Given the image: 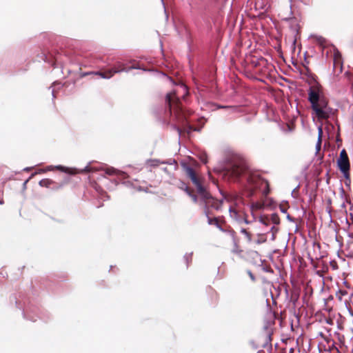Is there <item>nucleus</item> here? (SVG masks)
Masks as SVG:
<instances>
[{
  "instance_id": "35",
  "label": "nucleus",
  "mask_w": 353,
  "mask_h": 353,
  "mask_svg": "<svg viewBox=\"0 0 353 353\" xmlns=\"http://www.w3.org/2000/svg\"><path fill=\"white\" fill-rule=\"evenodd\" d=\"M167 78H168V79L171 82L172 81V79H171V78H170V77H167Z\"/></svg>"
},
{
  "instance_id": "2",
  "label": "nucleus",
  "mask_w": 353,
  "mask_h": 353,
  "mask_svg": "<svg viewBox=\"0 0 353 353\" xmlns=\"http://www.w3.org/2000/svg\"><path fill=\"white\" fill-rule=\"evenodd\" d=\"M182 166L186 175L190 179L192 183L195 185L197 193L199 197H201V200L202 201L201 204L203 205L205 209L207 210L209 207H211L216 210H219L222 206L223 200L214 199L210 195V194L202 185L192 168L185 164Z\"/></svg>"
},
{
  "instance_id": "10",
  "label": "nucleus",
  "mask_w": 353,
  "mask_h": 353,
  "mask_svg": "<svg viewBox=\"0 0 353 353\" xmlns=\"http://www.w3.org/2000/svg\"><path fill=\"white\" fill-rule=\"evenodd\" d=\"M128 70H129V69L128 70H125V69L123 68V69H121V70H108L105 73L101 72H97L95 74L97 75H99V77H101L103 79H110L115 73H119V72H123V71L128 72Z\"/></svg>"
},
{
  "instance_id": "32",
  "label": "nucleus",
  "mask_w": 353,
  "mask_h": 353,
  "mask_svg": "<svg viewBox=\"0 0 353 353\" xmlns=\"http://www.w3.org/2000/svg\"><path fill=\"white\" fill-rule=\"evenodd\" d=\"M287 219L290 220V221H292V219H291V217H290V216L289 214L287 216Z\"/></svg>"
},
{
  "instance_id": "31",
  "label": "nucleus",
  "mask_w": 353,
  "mask_h": 353,
  "mask_svg": "<svg viewBox=\"0 0 353 353\" xmlns=\"http://www.w3.org/2000/svg\"><path fill=\"white\" fill-rule=\"evenodd\" d=\"M31 169V168H24V171H28Z\"/></svg>"
},
{
  "instance_id": "21",
  "label": "nucleus",
  "mask_w": 353,
  "mask_h": 353,
  "mask_svg": "<svg viewBox=\"0 0 353 353\" xmlns=\"http://www.w3.org/2000/svg\"><path fill=\"white\" fill-rule=\"evenodd\" d=\"M312 38H313L320 45H323L325 42V39L321 36H318V35L312 36Z\"/></svg>"
},
{
  "instance_id": "26",
  "label": "nucleus",
  "mask_w": 353,
  "mask_h": 353,
  "mask_svg": "<svg viewBox=\"0 0 353 353\" xmlns=\"http://www.w3.org/2000/svg\"><path fill=\"white\" fill-rule=\"evenodd\" d=\"M265 337H266V339L268 341H270V337H271V332H270V330H267L266 334H265Z\"/></svg>"
},
{
  "instance_id": "1",
  "label": "nucleus",
  "mask_w": 353,
  "mask_h": 353,
  "mask_svg": "<svg viewBox=\"0 0 353 353\" xmlns=\"http://www.w3.org/2000/svg\"><path fill=\"white\" fill-rule=\"evenodd\" d=\"M308 101L311 104L312 114L319 120L328 119L335 114V110L329 106L327 99L315 88L308 90Z\"/></svg>"
},
{
  "instance_id": "9",
  "label": "nucleus",
  "mask_w": 353,
  "mask_h": 353,
  "mask_svg": "<svg viewBox=\"0 0 353 353\" xmlns=\"http://www.w3.org/2000/svg\"><path fill=\"white\" fill-rule=\"evenodd\" d=\"M54 169L59 170L65 172V173H68L70 174H74V173H75L74 172H73L72 168H69L64 167V166H62L60 165H48V167H46V168H45V170H46V172L52 171Z\"/></svg>"
},
{
  "instance_id": "16",
  "label": "nucleus",
  "mask_w": 353,
  "mask_h": 353,
  "mask_svg": "<svg viewBox=\"0 0 353 353\" xmlns=\"http://www.w3.org/2000/svg\"><path fill=\"white\" fill-rule=\"evenodd\" d=\"M240 232L245 236L248 243L252 242V237L245 228H241Z\"/></svg>"
},
{
  "instance_id": "12",
  "label": "nucleus",
  "mask_w": 353,
  "mask_h": 353,
  "mask_svg": "<svg viewBox=\"0 0 353 353\" xmlns=\"http://www.w3.org/2000/svg\"><path fill=\"white\" fill-rule=\"evenodd\" d=\"M168 163V161H161L159 159H150L147 161V164L150 167H155L158 166L159 164H167ZM169 164H171V163H169Z\"/></svg>"
},
{
  "instance_id": "18",
  "label": "nucleus",
  "mask_w": 353,
  "mask_h": 353,
  "mask_svg": "<svg viewBox=\"0 0 353 353\" xmlns=\"http://www.w3.org/2000/svg\"><path fill=\"white\" fill-rule=\"evenodd\" d=\"M188 196H189L192 199V201H193V202H194V203H199V204H200L201 205H203L201 204V203H202L201 200L200 199V201H199L198 197L196 196V194H193L191 191L190 192V194H188Z\"/></svg>"
},
{
  "instance_id": "14",
  "label": "nucleus",
  "mask_w": 353,
  "mask_h": 353,
  "mask_svg": "<svg viewBox=\"0 0 353 353\" xmlns=\"http://www.w3.org/2000/svg\"><path fill=\"white\" fill-rule=\"evenodd\" d=\"M178 187L179 189L183 190L187 194H190V190L188 186L183 181H180L178 184Z\"/></svg>"
},
{
  "instance_id": "19",
  "label": "nucleus",
  "mask_w": 353,
  "mask_h": 353,
  "mask_svg": "<svg viewBox=\"0 0 353 353\" xmlns=\"http://www.w3.org/2000/svg\"><path fill=\"white\" fill-rule=\"evenodd\" d=\"M205 215L207 216L208 219V224H210V225L216 224L217 226L219 225L218 221H217V219L216 218L215 219H210L209 217L207 210H205Z\"/></svg>"
},
{
  "instance_id": "28",
  "label": "nucleus",
  "mask_w": 353,
  "mask_h": 353,
  "mask_svg": "<svg viewBox=\"0 0 353 353\" xmlns=\"http://www.w3.org/2000/svg\"><path fill=\"white\" fill-rule=\"evenodd\" d=\"M248 274H249V276L250 277V279L252 280V281H254L255 280V277L252 274L251 272H248Z\"/></svg>"
},
{
  "instance_id": "4",
  "label": "nucleus",
  "mask_w": 353,
  "mask_h": 353,
  "mask_svg": "<svg viewBox=\"0 0 353 353\" xmlns=\"http://www.w3.org/2000/svg\"><path fill=\"white\" fill-rule=\"evenodd\" d=\"M337 163L341 172L343 174L345 177L347 178L350 170V162L345 150L343 149L341 151Z\"/></svg>"
},
{
  "instance_id": "23",
  "label": "nucleus",
  "mask_w": 353,
  "mask_h": 353,
  "mask_svg": "<svg viewBox=\"0 0 353 353\" xmlns=\"http://www.w3.org/2000/svg\"><path fill=\"white\" fill-rule=\"evenodd\" d=\"M192 252H190V253H186L183 258L186 261V263H187V265H188V263L192 261Z\"/></svg>"
},
{
  "instance_id": "36",
  "label": "nucleus",
  "mask_w": 353,
  "mask_h": 353,
  "mask_svg": "<svg viewBox=\"0 0 353 353\" xmlns=\"http://www.w3.org/2000/svg\"><path fill=\"white\" fill-rule=\"evenodd\" d=\"M264 328H265V330H268V326H267V325H265V326L264 327Z\"/></svg>"
},
{
  "instance_id": "13",
  "label": "nucleus",
  "mask_w": 353,
  "mask_h": 353,
  "mask_svg": "<svg viewBox=\"0 0 353 353\" xmlns=\"http://www.w3.org/2000/svg\"><path fill=\"white\" fill-rule=\"evenodd\" d=\"M318 134H319V137H318V141L316 145V148L317 151H319L321 149V136L323 134V130H322L321 126H319L318 128Z\"/></svg>"
},
{
  "instance_id": "17",
  "label": "nucleus",
  "mask_w": 353,
  "mask_h": 353,
  "mask_svg": "<svg viewBox=\"0 0 353 353\" xmlns=\"http://www.w3.org/2000/svg\"><path fill=\"white\" fill-rule=\"evenodd\" d=\"M52 183V181L48 179H42L39 181V184L41 187H48Z\"/></svg>"
},
{
  "instance_id": "5",
  "label": "nucleus",
  "mask_w": 353,
  "mask_h": 353,
  "mask_svg": "<svg viewBox=\"0 0 353 353\" xmlns=\"http://www.w3.org/2000/svg\"><path fill=\"white\" fill-rule=\"evenodd\" d=\"M244 172V167L239 163L230 164L225 170L226 174L233 179L239 178Z\"/></svg>"
},
{
  "instance_id": "29",
  "label": "nucleus",
  "mask_w": 353,
  "mask_h": 353,
  "mask_svg": "<svg viewBox=\"0 0 353 353\" xmlns=\"http://www.w3.org/2000/svg\"><path fill=\"white\" fill-rule=\"evenodd\" d=\"M46 170L45 169H41V170H39L38 172H35L34 174H32V176H34L35 174H37V173H42V172H45Z\"/></svg>"
},
{
  "instance_id": "38",
  "label": "nucleus",
  "mask_w": 353,
  "mask_h": 353,
  "mask_svg": "<svg viewBox=\"0 0 353 353\" xmlns=\"http://www.w3.org/2000/svg\"><path fill=\"white\" fill-rule=\"evenodd\" d=\"M237 252L236 249H234V250H233V252Z\"/></svg>"
},
{
  "instance_id": "27",
  "label": "nucleus",
  "mask_w": 353,
  "mask_h": 353,
  "mask_svg": "<svg viewBox=\"0 0 353 353\" xmlns=\"http://www.w3.org/2000/svg\"><path fill=\"white\" fill-rule=\"evenodd\" d=\"M180 88L184 92V93L187 94V87L185 85L181 84Z\"/></svg>"
},
{
  "instance_id": "8",
  "label": "nucleus",
  "mask_w": 353,
  "mask_h": 353,
  "mask_svg": "<svg viewBox=\"0 0 353 353\" xmlns=\"http://www.w3.org/2000/svg\"><path fill=\"white\" fill-rule=\"evenodd\" d=\"M230 216L232 219L236 221L238 223H245L246 224H249L250 221H248L247 218L241 216L239 214L238 212L232 208L229 209Z\"/></svg>"
},
{
  "instance_id": "37",
  "label": "nucleus",
  "mask_w": 353,
  "mask_h": 353,
  "mask_svg": "<svg viewBox=\"0 0 353 353\" xmlns=\"http://www.w3.org/2000/svg\"><path fill=\"white\" fill-rule=\"evenodd\" d=\"M52 96H53V97H54V91H53V90L52 91Z\"/></svg>"
},
{
  "instance_id": "33",
  "label": "nucleus",
  "mask_w": 353,
  "mask_h": 353,
  "mask_svg": "<svg viewBox=\"0 0 353 353\" xmlns=\"http://www.w3.org/2000/svg\"><path fill=\"white\" fill-rule=\"evenodd\" d=\"M258 244H260L261 243V240H258L256 242Z\"/></svg>"
},
{
  "instance_id": "20",
  "label": "nucleus",
  "mask_w": 353,
  "mask_h": 353,
  "mask_svg": "<svg viewBox=\"0 0 353 353\" xmlns=\"http://www.w3.org/2000/svg\"><path fill=\"white\" fill-rule=\"evenodd\" d=\"M347 294V292L345 290H339L336 292V296L338 298V299L341 301L342 298L344 295Z\"/></svg>"
},
{
  "instance_id": "6",
  "label": "nucleus",
  "mask_w": 353,
  "mask_h": 353,
  "mask_svg": "<svg viewBox=\"0 0 353 353\" xmlns=\"http://www.w3.org/2000/svg\"><path fill=\"white\" fill-rule=\"evenodd\" d=\"M179 100V98L176 96V93L174 92L167 94L166 101L168 103L171 111H174L175 112H178L179 111L180 108L178 105Z\"/></svg>"
},
{
  "instance_id": "7",
  "label": "nucleus",
  "mask_w": 353,
  "mask_h": 353,
  "mask_svg": "<svg viewBox=\"0 0 353 353\" xmlns=\"http://www.w3.org/2000/svg\"><path fill=\"white\" fill-rule=\"evenodd\" d=\"M333 68L339 73L343 70V61L341 53L337 50H334Z\"/></svg>"
},
{
  "instance_id": "15",
  "label": "nucleus",
  "mask_w": 353,
  "mask_h": 353,
  "mask_svg": "<svg viewBox=\"0 0 353 353\" xmlns=\"http://www.w3.org/2000/svg\"><path fill=\"white\" fill-rule=\"evenodd\" d=\"M99 169L98 168H91L89 165H86L83 170H81L79 171H78V172H80V173H82V172H92L93 170H98ZM73 172H74L76 173H77V172L75 171V169H72Z\"/></svg>"
},
{
  "instance_id": "24",
  "label": "nucleus",
  "mask_w": 353,
  "mask_h": 353,
  "mask_svg": "<svg viewBox=\"0 0 353 353\" xmlns=\"http://www.w3.org/2000/svg\"><path fill=\"white\" fill-rule=\"evenodd\" d=\"M219 108H227L230 110L232 113L237 112L239 109L236 106H219Z\"/></svg>"
},
{
  "instance_id": "34",
  "label": "nucleus",
  "mask_w": 353,
  "mask_h": 353,
  "mask_svg": "<svg viewBox=\"0 0 353 353\" xmlns=\"http://www.w3.org/2000/svg\"><path fill=\"white\" fill-rule=\"evenodd\" d=\"M138 190L141 191V190H143V189H142L141 187H139V188H138Z\"/></svg>"
},
{
  "instance_id": "39",
  "label": "nucleus",
  "mask_w": 353,
  "mask_h": 353,
  "mask_svg": "<svg viewBox=\"0 0 353 353\" xmlns=\"http://www.w3.org/2000/svg\"><path fill=\"white\" fill-rule=\"evenodd\" d=\"M237 252L236 249H234V250H233V252Z\"/></svg>"
},
{
  "instance_id": "25",
  "label": "nucleus",
  "mask_w": 353,
  "mask_h": 353,
  "mask_svg": "<svg viewBox=\"0 0 353 353\" xmlns=\"http://www.w3.org/2000/svg\"><path fill=\"white\" fill-rule=\"evenodd\" d=\"M270 230L272 232V234H274L278 231V229L273 225L271 227ZM272 236L274 237V235H272Z\"/></svg>"
},
{
  "instance_id": "22",
  "label": "nucleus",
  "mask_w": 353,
  "mask_h": 353,
  "mask_svg": "<svg viewBox=\"0 0 353 353\" xmlns=\"http://www.w3.org/2000/svg\"><path fill=\"white\" fill-rule=\"evenodd\" d=\"M105 172L108 175H114L117 173V170L113 168H108L105 170Z\"/></svg>"
},
{
  "instance_id": "3",
  "label": "nucleus",
  "mask_w": 353,
  "mask_h": 353,
  "mask_svg": "<svg viewBox=\"0 0 353 353\" xmlns=\"http://www.w3.org/2000/svg\"><path fill=\"white\" fill-rule=\"evenodd\" d=\"M247 179L249 184V188L251 190L250 195L253 194L254 190L261 189L262 188L265 189L263 190V193L265 194H268L269 193V185L267 181L260 178L256 174L248 176H247Z\"/></svg>"
},
{
  "instance_id": "30",
  "label": "nucleus",
  "mask_w": 353,
  "mask_h": 353,
  "mask_svg": "<svg viewBox=\"0 0 353 353\" xmlns=\"http://www.w3.org/2000/svg\"><path fill=\"white\" fill-rule=\"evenodd\" d=\"M174 128L177 131L179 136H180L181 135V130L179 128H176V127H174Z\"/></svg>"
},
{
  "instance_id": "11",
  "label": "nucleus",
  "mask_w": 353,
  "mask_h": 353,
  "mask_svg": "<svg viewBox=\"0 0 353 353\" xmlns=\"http://www.w3.org/2000/svg\"><path fill=\"white\" fill-rule=\"evenodd\" d=\"M259 221L262 224L265 225L268 224L269 221H272L274 225H279L280 223L279 217L275 213L272 214L270 218H261Z\"/></svg>"
}]
</instances>
